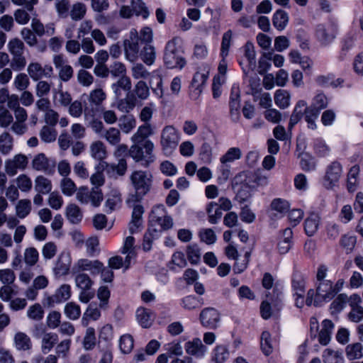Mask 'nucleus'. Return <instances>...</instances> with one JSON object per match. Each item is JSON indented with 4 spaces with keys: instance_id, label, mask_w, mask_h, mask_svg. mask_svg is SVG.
Here are the masks:
<instances>
[{
    "instance_id": "1",
    "label": "nucleus",
    "mask_w": 363,
    "mask_h": 363,
    "mask_svg": "<svg viewBox=\"0 0 363 363\" xmlns=\"http://www.w3.org/2000/svg\"><path fill=\"white\" fill-rule=\"evenodd\" d=\"M130 182L135 189V193L129 195L126 203L128 204H134L139 202L150 191L152 182V175L148 171L136 170L132 172Z\"/></svg>"
},
{
    "instance_id": "2",
    "label": "nucleus",
    "mask_w": 363,
    "mask_h": 363,
    "mask_svg": "<svg viewBox=\"0 0 363 363\" xmlns=\"http://www.w3.org/2000/svg\"><path fill=\"white\" fill-rule=\"evenodd\" d=\"M303 113L308 128L311 130H315L317 128L316 121L318 118L319 113H317V111L308 108L307 103L304 100H299L296 104L290 117L289 127L292 128L296 125L303 117Z\"/></svg>"
},
{
    "instance_id": "3",
    "label": "nucleus",
    "mask_w": 363,
    "mask_h": 363,
    "mask_svg": "<svg viewBox=\"0 0 363 363\" xmlns=\"http://www.w3.org/2000/svg\"><path fill=\"white\" fill-rule=\"evenodd\" d=\"M335 296L333 282L323 281L318 283L316 291L311 289L308 290L306 298L307 306L320 305L323 302H328Z\"/></svg>"
},
{
    "instance_id": "4",
    "label": "nucleus",
    "mask_w": 363,
    "mask_h": 363,
    "mask_svg": "<svg viewBox=\"0 0 363 363\" xmlns=\"http://www.w3.org/2000/svg\"><path fill=\"white\" fill-rule=\"evenodd\" d=\"M180 140V133L173 125H166L161 132L160 145L166 155H170Z\"/></svg>"
},
{
    "instance_id": "5",
    "label": "nucleus",
    "mask_w": 363,
    "mask_h": 363,
    "mask_svg": "<svg viewBox=\"0 0 363 363\" xmlns=\"http://www.w3.org/2000/svg\"><path fill=\"white\" fill-rule=\"evenodd\" d=\"M76 199L82 205H90L96 208L101 205L104 195L98 187L89 189L86 186H80L77 192Z\"/></svg>"
},
{
    "instance_id": "6",
    "label": "nucleus",
    "mask_w": 363,
    "mask_h": 363,
    "mask_svg": "<svg viewBox=\"0 0 363 363\" xmlns=\"http://www.w3.org/2000/svg\"><path fill=\"white\" fill-rule=\"evenodd\" d=\"M333 329L334 324L330 320H323L320 326H319L318 319L315 317H311L310 319L311 332L317 333L319 330L318 340L322 345H327L330 342Z\"/></svg>"
},
{
    "instance_id": "7",
    "label": "nucleus",
    "mask_w": 363,
    "mask_h": 363,
    "mask_svg": "<svg viewBox=\"0 0 363 363\" xmlns=\"http://www.w3.org/2000/svg\"><path fill=\"white\" fill-rule=\"evenodd\" d=\"M134 15L147 19L150 11L143 0H131L130 5H122L119 9V16L123 18H130Z\"/></svg>"
},
{
    "instance_id": "8",
    "label": "nucleus",
    "mask_w": 363,
    "mask_h": 363,
    "mask_svg": "<svg viewBox=\"0 0 363 363\" xmlns=\"http://www.w3.org/2000/svg\"><path fill=\"white\" fill-rule=\"evenodd\" d=\"M150 222L151 226L157 225L160 227L161 230H167L173 227V219L167 215L166 208L162 204H159L153 207L150 216ZM152 228V227H150Z\"/></svg>"
},
{
    "instance_id": "9",
    "label": "nucleus",
    "mask_w": 363,
    "mask_h": 363,
    "mask_svg": "<svg viewBox=\"0 0 363 363\" xmlns=\"http://www.w3.org/2000/svg\"><path fill=\"white\" fill-rule=\"evenodd\" d=\"M138 143H134L129 150L130 155L135 161L145 160L146 163L149 164L152 162L155 157L152 154L154 149V144L150 140H146L142 144L143 148L140 147Z\"/></svg>"
},
{
    "instance_id": "10",
    "label": "nucleus",
    "mask_w": 363,
    "mask_h": 363,
    "mask_svg": "<svg viewBox=\"0 0 363 363\" xmlns=\"http://www.w3.org/2000/svg\"><path fill=\"white\" fill-rule=\"evenodd\" d=\"M244 57L240 65L245 75L251 74L256 68V52L252 43L247 42L243 47Z\"/></svg>"
},
{
    "instance_id": "11",
    "label": "nucleus",
    "mask_w": 363,
    "mask_h": 363,
    "mask_svg": "<svg viewBox=\"0 0 363 363\" xmlns=\"http://www.w3.org/2000/svg\"><path fill=\"white\" fill-rule=\"evenodd\" d=\"M201 324L208 329H216L220 323V314L213 308H203L199 315Z\"/></svg>"
},
{
    "instance_id": "12",
    "label": "nucleus",
    "mask_w": 363,
    "mask_h": 363,
    "mask_svg": "<svg viewBox=\"0 0 363 363\" xmlns=\"http://www.w3.org/2000/svg\"><path fill=\"white\" fill-rule=\"evenodd\" d=\"M139 35L137 30L132 29L130 31L129 39L124 41V49L126 59L130 62H134L138 57L139 52Z\"/></svg>"
},
{
    "instance_id": "13",
    "label": "nucleus",
    "mask_w": 363,
    "mask_h": 363,
    "mask_svg": "<svg viewBox=\"0 0 363 363\" xmlns=\"http://www.w3.org/2000/svg\"><path fill=\"white\" fill-rule=\"evenodd\" d=\"M273 292L276 296L274 298H268L272 302L269 303L268 300L263 301L260 306L261 315L264 319L269 318L275 311L279 310L280 303L281 301V292L277 288L273 289Z\"/></svg>"
},
{
    "instance_id": "14",
    "label": "nucleus",
    "mask_w": 363,
    "mask_h": 363,
    "mask_svg": "<svg viewBox=\"0 0 363 363\" xmlns=\"http://www.w3.org/2000/svg\"><path fill=\"white\" fill-rule=\"evenodd\" d=\"M28 163V160L26 155L18 154L5 161V171L9 176H14L18 170H24Z\"/></svg>"
},
{
    "instance_id": "15",
    "label": "nucleus",
    "mask_w": 363,
    "mask_h": 363,
    "mask_svg": "<svg viewBox=\"0 0 363 363\" xmlns=\"http://www.w3.org/2000/svg\"><path fill=\"white\" fill-rule=\"evenodd\" d=\"M72 295V288L69 284H63L60 285L55 293L45 299V304L50 306L55 303H60L68 300Z\"/></svg>"
},
{
    "instance_id": "16",
    "label": "nucleus",
    "mask_w": 363,
    "mask_h": 363,
    "mask_svg": "<svg viewBox=\"0 0 363 363\" xmlns=\"http://www.w3.org/2000/svg\"><path fill=\"white\" fill-rule=\"evenodd\" d=\"M101 269H102V262L101 261L87 258L79 259L74 266V271L77 272H89L92 275L99 274Z\"/></svg>"
},
{
    "instance_id": "17",
    "label": "nucleus",
    "mask_w": 363,
    "mask_h": 363,
    "mask_svg": "<svg viewBox=\"0 0 363 363\" xmlns=\"http://www.w3.org/2000/svg\"><path fill=\"white\" fill-rule=\"evenodd\" d=\"M342 174V167L338 162H333L327 168L324 185L332 189L338 182Z\"/></svg>"
},
{
    "instance_id": "18",
    "label": "nucleus",
    "mask_w": 363,
    "mask_h": 363,
    "mask_svg": "<svg viewBox=\"0 0 363 363\" xmlns=\"http://www.w3.org/2000/svg\"><path fill=\"white\" fill-rule=\"evenodd\" d=\"M184 349L187 354L200 359L203 358L208 352V348L199 337L187 341L184 344Z\"/></svg>"
},
{
    "instance_id": "19",
    "label": "nucleus",
    "mask_w": 363,
    "mask_h": 363,
    "mask_svg": "<svg viewBox=\"0 0 363 363\" xmlns=\"http://www.w3.org/2000/svg\"><path fill=\"white\" fill-rule=\"evenodd\" d=\"M72 264V257L69 252H62L60 255L54 267V273L57 277L66 276L69 274Z\"/></svg>"
},
{
    "instance_id": "20",
    "label": "nucleus",
    "mask_w": 363,
    "mask_h": 363,
    "mask_svg": "<svg viewBox=\"0 0 363 363\" xmlns=\"http://www.w3.org/2000/svg\"><path fill=\"white\" fill-rule=\"evenodd\" d=\"M121 253L125 255V269L130 267L133 261L136 258L137 252L135 245V238L132 236H128L123 241L121 248Z\"/></svg>"
},
{
    "instance_id": "21",
    "label": "nucleus",
    "mask_w": 363,
    "mask_h": 363,
    "mask_svg": "<svg viewBox=\"0 0 363 363\" xmlns=\"http://www.w3.org/2000/svg\"><path fill=\"white\" fill-rule=\"evenodd\" d=\"M305 288L306 281L304 279L301 277H297L293 279V296L295 304L298 308H302L306 303V300L304 299Z\"/></svg>"
},
{
    "instance_id": "22",
    "label": "nucleus",
    "mask_w": 363,
    "mask_h": 363,
    "mask_svg": "<svg viewBox=\"0 0 363 363\" xmlns=\"http://www.w3.org/2000/svg\"><path fill=\"white\" fill-rule=\"evenodd\" d=\"M337 33L335 26L333 25H320L316 30V36L322 45H327L335 39Z\"/></svg>"
},
{
    "instance_id": "23",
    "label": "nucleus",
    "mask_w": 363,
    "mask_h": 363,
    "mask_svg": "<svg viewBox=\"0 0 363 363\" xmlns=\"http://www.w3.org/2000/svg\"><path fill=\"white\" fill-rule=\"evenodd\" d=\"M27 72L33 80L38 81L43 77H50L52 68L50 66L43 67L38 62H31L28 66Z\"/></svg>"
},
{
    "instance_id": "24",
    "label": "nucleus",
    "mask_w": 363,
    "mask_h": 363,
    "mask_svg": "<svg viewBox=\"0 0 363 363\" xmlns=\"http://www.w3.org/2000/svg\"><path fill=\"white\" fill-rule=\"evenodd\" d=\"M209 67L204 65L194 74L191 86L197 91V94H200L201 93L203 87L209 77Z\"/></svg>"
},
{
    "instance_id": "25",
    "label": "nucleus",
    "mask_w": 363,
    "mask_h": 363,
    "mask_svg": "<svg viewBox=\"0 0 363 363\" xmlns=\"http://www.w3.org/2000/svg\"><path fill=\"white\" fill-rule=\"evenodd\" d=\"M30 26L33 32L39 37L51 36L55 33V25L52 23L44 25L39 18L34 17L31 20Z\"/></svg>"
},
{
    "instance_id": "26",
    "label": "nucleus",
    "mask_w": 363,
    "mask_h": 363,
    "mask_svg": "<svg viewBox=\"0 0 363 363\" xmlns=\"http://www.w3.org/2000/svg\"><path fill=\"white\" fill-rule=\"evenodd\" d=\"M13 345L17 351H29L33 344L30 337L25 333L18 331L14 334Z\"/></svg>"
},
{
    "instance_id": "27",
    "label": "nucleus",
    "mask_w": 363,
    "mask_h": 363,
    "mask_svg": "<svg viewBox=\"0 0 363 363\" xmlns=\"http://www.w3.org/2000/svg\"><path fill=\"white\" fill-rule=\"evenodd\" d=\"M150 84L155 96L158 99H162L164 96V89L162 76L160 69H157L152 72Z\"/></svg>"
},
{
    "instance_id": "28",
    "label": "nucleus",
    "mask_w": 363,
    "mask_h": 363,
    "mask_svg": "<svg viewBox=\"0 0 363 363\" xmlns=\"http://www.w3.org/2000/svg\"><path fill=\"white\" fill-rule=\"evenodd\" d=\"M293 232L291 228L284 230L279 238L278 250L280 254L287 253L292 245Z\"/></svg>"
},
{
    "instance_id": "29",
    "label": "nucleus",
    "mask_w": 363,
    "mask_h": 363,
    "mask_svg": "<svg viewBox=\"0 0 363 363\" xmlns=\"http://www.w3.org/2000/svg\"><path fill=\"white\" fill-rule=\"evenodd\" d=\"M164 61L169 68L179 69V70L182 69L186 64L185 58L179 52L164 54Z\"/></svg>"
},
{
    "instance_id": "30",
    "label": "nucleus",
    "mask_w": 363,
    "mask_h": 363,
    "mask_svg": "<svg viewBox=\"0 0 363 363\" xmlns=\"http://www.w3.org/2000/svg\"><path fill=\"white\" fill-rule=\"evenodd\" d=\"M320 225V217L318 213H311L304 221V230L307 235L313 236Z\"/></svg>"
},
{
    "instance_id": "31",
    "label": "nucleus",
    "mask_w": 363,
    "mask_h": 363,
    "mask_svg": "<svg viewBox=\"0 0 363 363\" xmlns=\"http://www.w3.org/2000/svg\"><path fill=\"white\" fill-rule=\"evenodd\" d=\"M289 59L291 63L299 65L305 71L310 70L313 65V61L307 56H302L298 50H291Z\"/></svg>"
},
{
    "instance_id": "32",
    "label": "nucleus",
    "mask_w": 363,
    "mask_h": 363,
    "mask_svg": "<svg viewBox=\"0 0 363 363\" xmlns=\"http://www.w3.org/2000/svg\"><path fill=\"white\" fill-rule=\"evenodd\" d=\"M187 265L184 254L181 251H176L172 255L168 263V268L174 272H179Z\"/></svg>"
},
{
    "instance_id": "33",
    "label": "nucleus",
    "mask_w": 363,
    "mask_h": 363,
    "mask_svg": "<svg viewBox=\"0 0 363 363\" xmlns=\"http://www.w3.org/2000/svg\"><path fill=\"white\" fill-rule=\"evenodd\" d=\"M230 357L228 347L224 345H218L212 350L211 359L214 363H224Z\"/></svg>"
},
{
    "instance_id": "34",
    "label": "nucleus",
    "mask_w": 363,
    "mask_h": 363,
    "mask_svg": "<svg viewBox=\"0 0 363 363\" xmlns=\"http://www.w3.org/2000/svg\"><path fill=\"white\" fill-rule=\"evenodd\" d=\"M34 189L37 193L48 194L52 189V182L50 179L43 175H39L35 179Z\"/></svg>"
},
{
    "instance_id": "35",
    "label": "nucleus",
    "mask_w": 363,
    "mask_h": 363,
    "mask_svg": "<svg viewBox=\"0 0 363 363\" xmlns=\"http://www.w3.org/2000/svg\"><path fill=\"white\" fill-rule=\"evenodd\" d=\"M274 99L279 108L285 109L291 104V94L286 89H278L274 93Z\"/></svg>"
},
{
    "instance_id": "36",
    "label": "nucleus",
    "mask_w": 363,
    "mask_h": 363,
    "mask_svg": "<svg viewBox=\"0 0 363 363\" xmlns=\"http://www.w3.org/2000/svg\"><path fill=\"white\" fill-rule=\"evenodd\" d=\"M154 130L150 123H145L138 127L136 133L131 137L133 143H140L145 138L153 135Z\"/></svg>"
},
{
    "instance_id": "37",
    "label": "nucleus",
    "mask_w": 363,
    "mask_h": 363,
    "mask_svg": "<svg viewBox=\"0 0 363 363\" xmlns=\"http://www.w3.org/2000/svg\"><path fill=\"white\" fill-rule=\"evenodd\" d=\"M121 203V194L117 190H112L108 195L105 207L108 213H111L120 207Z\"/></svg>"
},
{
    "instance_id": "38",
    "label": "nucleus",
    "mask_w": 363,
    "mask_h": 363,
    "mask_svg": "<svg viewBox=\"0 0 363 363\" xmlns=\"http://www.w3.org/2000/svg\"><path fill=\"white\" fill-rule=\"evenodd\" d=\"M206 210L208 214V221L212 224L217 223L223 216L222 210L216 202H209L206 206Z\"/></svg>"
},
{
    "instance_id": "39",
    "label": "nucleus",
    "mask_w": 363,
    "mask_h": 363,
    "mask_svg": "<svg viewBox=\"0 0 363 363\" xmlns=\"http://www.w3.org/2000/svg\"><path fill=\"white\" fill-rule=\"evenodd\" d=\"M136 319L143 328H149L153 321L151 311L144 308H139L136 311Z\"/></svg>"
},
{
    "instance_id": "40",
    "label": "nucleus",
    "mask_w": 363,
    "mask_h": 363,
    "mask_svg": "<svg viewBox=\"0 0 363 363\" xmlns=\"http://www.w3.org/2000/svg\"><path fill=\"white\" fill-rule=\"evenodd\" d=\"M94 110L93 108H85L84 109V120L89 121V119H91L89 124L92 130L97 134H101L104 130V124L103 123L97 119H94Z\"/></svg>"
},
{
    "instance_id": "41",
    "label": "nucleus",
    "mask_w": 363,
    "mask_h": 363,
    "mask_svg": "<svg viewBox=\"0 0 363 363\" xmlns=\"http://www.w3.org/2000/svg\"><path fill=\"white\" fill-rule=\"evenodd\" d=\"M272 22L275 28L283 30L289 23V15L286 11L279 9L274 12Z\"/></svg>"
},
{
    "instance_id": "42",
    "label": "nucleus",
    "mask_w": 363,
    "mask_h": 363,
    "mask_svg": "<svg viewBox=\"0 0 363 363\" xmlns=\"http://www.w3.org/2000/svg\"><path fill=\"white\" fill-rule=\"evenodd\" d=\"M65 214L68 220L73 224L79 223L82 219V213L74 203H70L66 207Z\"/></svg>"
},
{
    "instance_id": "43",
    "label": "nucleus",
    "mask_w": 363,
    "mask_h": 363,
    "mask_svg": "<svg viewBox=\"0 0 363 363\" xmlns=\"http://www.w3.org/2000/svg\"><path fill=\"white\" fill-rule=\"evenodd\" d=\"M312 146L315 155L319 157H326L330 152V147L322 138H316L312 142Z\"/></svg>"
},
{
    "instance_id": "44",
    "label": "nucleus",
    "mask_w": 363,
    "mask_h": 363,
    "mask_svg": "<svg viewBox=\"0 0 363 363\" xmlns=\"http://www.w3.org/2000/svg\"><path fill=\"white\" fill-rule=\"evenodd\" d=\"M74 282L76 286L79 290L92 289V287L94 284V282L90 276L84 272H79L75 276Z\"/></svg>"
},
{
    "instance_id": "45",
    "label": "nucleus",
    "mask_w": 363,
    "mask_h": 363,
    "mask_svg": "<svg viewBox=\"0 0 363 363\" xmlns=\"http://www.w3.org/2000/svg\"><path fill=\"white\" fill-rule=\"evenodd\" d=\"M346 356L350 360L361 359L363 357V347L360 342L348 345L345 349Z\"/></svg>"
},
{
    "instance_id": "46",
    "label": "nucleus",
    "mask_w": 363,
    "mask_h": 363,
    "mask_svg": "<svg viewBox=\"0 0 363 363\" xmlns=\"http://www.w3.org/2000/svg\"><path fill=\"white\" fill-rule=\"evenodd\" d=\"M72 101L71 95L67 91L62 90V85L57 89L53 90V102L63 106L69 105Z\"/></svg>"
},
{
    "instance_id": "47",
    "label": "nucleus",
    "mask_w": 363,
    "mask_h": 363,
    "mask_svg": "<svg viewBox=\"0 0 363 363\" xmlns=\"http://www.w3.org/2000/svg\"><path fill=\"white\" fill-rule=\"evenodd\" d=\"M242 155L240 148L237 147H230L222 157H220V162L222 164H228L235 160H240Z\"/></svg>"
},
{
    "instance_id": "48",
    "label": "nucleus",
    "mask_w": 363,
    "mask_h": 363,
    "mask_svg": "<svg viewBox=\"0 0 363 363\" xmlns=\"http://www.w3.org/2000/svg\"><path fill=\"white\" fill-rule=\"evenodd\" d=\"M91 156L97 160H103L106 157V150L104 144L101 141H95L90 145Z\"/></svg>"
},
{
    "instance_id": "49",
    "label": "nucleus",
    "mask_w": 363,
    "mask_h": 363,
    "mask_svg": "<svg viewBox=\"0 0 363 363\" xmlns=\"http://www.w3.org/2000/svg\"><path fill=\"white\" fill-rule=\"evenodd\" d=\"M118 126L123 133L128 134L136 127V119L133 115L123 116L119 119Z\"/></svg>"
},
{
    "instance_id": "50",
    "label": "nucleus",
    "mask_w": 363,
    "mask_h": 363,
    "mask_svg": "<svg viewBox=\"0 0 363 363\" xmlns=\"http://www.w3.org/2000/svg\"><path fill=\"white\" fill-rule=\"evenodd\" d=\"M60 187L62 193L68 197L73 196L75 193L77 194L78 191L75 183L69 177L61 179Z\"/></svg>"
},
{
    "instance_id": "51",
    "label": "nucleus",
    "mask_w": 363,
    "mask_h": 363,
    "mask_svg": "<svg viewBox=\"0 0 363 363\" xmlns=\"http://www.w3.org/2000/svg\"><path fill=\"white\" fill-rule=\"evenodd\" d=\"M233 38V33L231 30H228L223 33L220 45V57H228L230 51V48L232 44Z\"/></svg>"
},
{
    "instance_id": "52",
    "label": "nucleus",
    "mask_w": 363,
    "mask_h": 363,
    "mask_svg": "<svg viewBox=\"0 0 363 363\" xmlns=\"http://www.w3.org/2000/svg\"><path fill=\"white\" fill-rule=\"evenodd\" d=\"M106 167H109V166L104 162H101L96 167V173L94 174L90 178L91 183L94 186V187L99 188V186L104 184V177L102 172Z\"/></svg>"
},
{
    "instance_id": "53",
    "label": "nucleus",
    "mask_w": 363,
    "mask_h": 363,
    "mask_svg": "<svg viewBox=\"0 0 363 363\" xmlns=\"http://www.w3.org/2000/svg\"><path fill=\"white\" fill-rule=\"evenodd\" d=\"M328 104V99L327 96L323 93H319L313 97L311 105L308 108L317 111V113H320V111L325 108Z\"/></svg>"
},
{
    "instance_id": "54",
    "label": "nucleus",
    "mask_w": 363,
    "mask_h": 363,
    "mask_svg": "<svg viewBox=\"0 0 363 363\" xmlns=\"http://www.w3.org/2000/svg\"><path fill=\"white\" fill-rule=\"evenodd\" d=\"M120 350L123 354H129L133 349L134 340L131 335L124 334L118 340Z\"/></svg>"
},
{
    "instance_id": "55",
    "label": "nucleus",
    "mask_w": 363,
    "mask_h": 363,
    "mask_svg": "<svg viewBox=\"0 0 363 363\" xmlns=\"http://www.w3.org/2000/svg\"><path fill=\"white\" fill-rule=\"evenodd\" d=\"M261 349L262 352L266 354H270L274 347V342L272 339L271 335L268 331H264L261 335Z\"/></svg>"
},
{
    "instance_id": "56",
    "label": "nucleus",
    "mask_w": 363,
    "mask_h": 363,
    "mask_svg": "<svg viewBox=\"0 0 363 363\" xmlns=\"http://www.w3.org/2000/svg\"><path fill=\"white\" fill-rule=\"evenodd\" d=\"M181 305L184 309L190 311L201 307L203 302L201 298L189 295L182 299Z\"/></svg>"
},
{
    "instance_id": "57",
    "label": "nucleus",
    "mask_w": 363,
    "mask_h": 363,
    "mask_svg": "<svg viewBox=\"0 0 363 363\" xmlns=\"http://www.w3.org/2000/svg\"><path fill=\"white\" fill-rule=\"evenodd\" d=\"M58 341V336L54 333H45L42 339V350L44 353L49 352Z\"/></svg>"
},
{
    "instance_id": "58",
    "label": "nucleus",
    "mask_w": 363,
    "mask_h": 363,
    "mask_svg": "<svg viewBox=\"0 0 363 363\" xmlns=\"http://www.w3.org/2000/svg\"><path fill=\"white\" fill-rule=\"evenodd\" d=\"M64 313L67 318L75 320L80 317L81 309L78 304L69 302L65 306Z\"/></svg>"
},
{
    "instance_id": "59",
    "label": "nucleus",
    "mask_w": 363,
    "mask_h": 363,
    "mask_svg": "<svg viewBox=\"0 0 363 363\" xmlns=\"http://www.w3.org/2000/svg\"><path fill=\"white\" fill-rule=\"evenodd\" d=\"M86 13V6L82 2L74 3L70 10V16L74 21L82 19Z\"/></svg>"
},
{
    "instance_id": "60",
    "label": "nucleus",
    "mask_w": 363,
    "mask_h": 363,
    "mask_svg": "<svg viewBox=\"0 0 363 363\" xmlns=\"http://www.w3.org/2000/svg\"><path fill=\"white\" fill-rule=\"evenodd\" d=\"M116 95L119 97L121 96V90L129 91L131 88V82L129 77L124 76L120 77L118 81L112 86Z\"/></svg>"
},
{
    "instance_id": "61",
    "label": "nucleus",
    "mask_w": 363,
    "mask_h": 363,
    "mask_svg": "<svg viewBox=\"0 0 363 363\" xmlns=\"http://www.w3.org/2000/svg\"><path fill=\"white\" fill-rule=\"evenodd\" d=\"M31 211V202L28 199L18 201L16 206V213L18 218H26Z\"/></svg>"
},
{
    "instance_id": "62",
    "label": "nucleus",
    "mask_w": 363,
    "mask_h": 363,
    "mask_svg": "<svg viewBox=\"0 0 363 363\" xmlns=\"http://www.w3.org/2000/svg\"><path fill=\"white\" fill-rule=\"evenodd\" d=\"M13 148V138L8 133L0 135V152L3 155L9 154Z\"/></svg>"
},
{
    "instance_id": "63",
    "label": "nucleus",
    "mask_w": 363,
    "mask_h": 363,
    "mask_svg": "<svg viewBox=\"0 0 363 363\" xmlns=\"http://www.w3.org/2000/svg\"><path fill=\"white\" fill-rule=\"evenodd\" d=\"M26 314L29 319L39 321L44 316V310L40 304L35 303L28 307Z\"/></svg>"
},
{
    "instance_id": "64",
    "label": "nucleus",
    "mask_w": 363,
    "mask_h": 363,
    "mask_svg": "<svg viewBox=\"0 0 363 363\" xmlns=\"http://www.w3.org/2000/svg\"><path fill=\"white\" fill-rule=\"evenodd\" d=\"M325 363H343L344 359L340 353L330 349H326L323 354Z\"/></svg>"
}]
</instances>
